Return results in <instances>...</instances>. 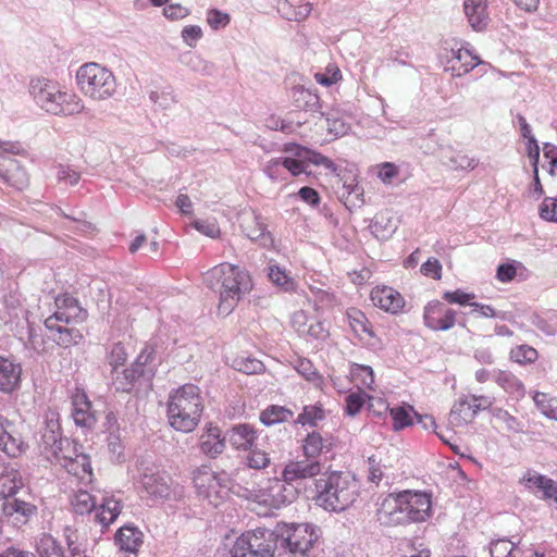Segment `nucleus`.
Wrapping results in <instances>:
<instances>
[{"mask_svg":"<svg viewBox=\"0 0 557 557\" xmlns=\"http://www.w3.org/2000/svg\"><path fill=\"white\" fill-rule=\"evenodd\" d=\"M451 170H473L479 164V159L470 158L461 152H454L446 163Z\"/></svg>","mask_w":557,"mask_h":557,"instance_id":"nucleus-59","label":"nucleus"},{"mask_svg":"<svg viewBox=\"0 0 557 557\" xmlns=\"http://www.w3.org/2000/svg\"><path fill=\"white\" fill-rule=\"evenodd\" d=\"M149 99L153 103L156 109L168 110L174 103L177 102L176 96L174 95L172 87H165L162 90H151L149 92Z\"/></svg>","mask_w":557,"mask_h":557,"instance_id":"nucleus-48","label":"nucleus"},{"mask_svg":"<svg viewBox=\"0 0 557 557\" xmlns=\"http://www.w3.org/2000/svg\"><path fill=\"white\" fill-rule=\"evenodd\" d=\"M29 92L40 109L53 115L71 116L84 109L76 94L62 90L57 82L47 78L32 81Z\"/></svg>","mask_w":557,"mask_h":557,"instance_id":"nucleus-5","label":"nucleus"},{"mask_svg":"<svg viewBox=\"0 0 557 557\" xmlns=\"http://www.w3.org/2000/svg\"><path fill=\"white\" fill-rule=\"evenodd\" d=\"M342 177L337 176L343 183L341 200L344 202L348 210L352 208L361 207L363 200V188L357 183L356 176L342 169Z\"/></svg>","mask_w":557,"mask_h":557,"instance_id":"nucleus-25","label":"nucleus"},{"mask_svg":"<svg viewBox=\"0 0 557 557\" xmlns=\"http://www.w3.org/2000/svg\"><path fill=\"white\" fill-rule=\"evenodd\" d=\"M127 352L125 346L121 342L113 343L107 350V361L111 371L123 367L127 360Z\"/></svg>","mask_w":557,"mask_h":557,"instance_id":"nucleus-51","label":"nucleus"},{"mask_svg":"<svg viewBox=\"0 0 557 557\" xmlns=\"http://www.w3.org/2000/svg\"><path fill=\"white\" fill-rule=\"evenodd\" d=\"M72 505H73L74 511L77 515L90 513L94 509H96L95 497L86 491H79L75 495V498L72 502Z\"/></svg>","mask_w":557,"mask_h":557,"instance_id":"nucleus-56","label":"nucleus"},{"mask_svg":"<svg viewBox=\"0 0 557 557\" xmlns=\"http://www.w3.org/2000/svg\"><path fill=\"white\" fill-rule=\"evenodd\" d=\"M465 15L474 32H483L487 28L490 16L487 0H463Z\"/></svg>","mask_w":557,"mask_h":557,"instance_id":"nucleus-26","label":"nucleus"},{"mask_svg":"<svg viewBox=\"0 0 557 557\" xmlns=\"http://www.w3.org/2000/svg\"><path fill=\"white\" fill-rule=\"evenodd\" d=\"M519 483L534 495H537V493L541 492V499H552L557 497V485L554 480L545 474L536 472L533 469H528L519 480Z\"/></svg>","mask_w":557,"mask_h":557,"instance_id":"nucleus-19","label":"nucleus"},{"mask_svg":"<svg viewBox=\"0 0 557 557\" xmlns=\"http://www.w3.org/2000/svg\"><path fill=\"white\" fill-rule=\"evenodd\" d=\"M449 62H451V66L446 67L445 70L450 71L451 75L455 77H461L479 65H488L474 53L472 47L468 42L466 46H461L456 49L451 48V59Z\"/></svg>","mask_w":557,"mask_h":557,"instance_id":"nucleus-17","label":"nucleus"},{"mask_svg":"<svg viewBox=\"0 0 557 557\" xmlns=\"http://www.w3.org/2000/svg\"><path fill=\"white\" fill-rule=\"evenodd\" d=\"M319 529L311 523L285 524L272 531L275 534L276 548H282L293 555L307 557L309 549L319 539Z\"/></svg>","mask_w":557,"mask_h":557,"instance_id":"nucleus-9","label":"nucleus"},{"mask_svg":"<svg viewBox=\"0 0 557 557\" xmlns=\"http://www.w3.org/2000/svg\"><path fill=\"white\" fill-rule=\"evenodd\" d=\"M253 224L255 225L251 227H244L246 236L249 239L259 243L263 248L273 247L274 239L272 234L267 230V225L262 222L260 215L253 214Z\"/></svg>","mask_w":557,"mask_h":557,"instance_id":"nucleus-38","label":"nucleus"},{"mask_svg":"<svg viewBox=\"0 0 557 557\" xmlns=\"http://www.w3.org/2000/svg\"><path fill=\"white\" fill-rule=\"evenodd\" d=\"M170 480L165 471L146 468L140 474L139 484L152 499H168L171 495Z\"/></svg>","mask_w":557,"mask_h":557,"instance_id":"nucleus-16","label":"nucleus"},{"mask_svg":"<svg viewBox=\"0 0 557 557\" xmlns=\"http://www.w3.org/2000/svg\"><path fill=\"white\" fill-rule=\"evenodd\" d=\"M314 78L318 84L330 87L342 79V72L336 65H327L324 72H317Z\"/></svg>","mask_w":557,"mask_h":557,"instance_id":"nucleus-61","label":"nucleus"},{"mask_svg":"<svg viewBox=\"0 0 557 557\" xmlns=\"http://www.w3.org/2000/svg\"><path fill=\"white\" fill-rule=\"evenodd\" d=\"M69 447L65 445H62L61 451H55V455L51 457V459H48L50 462L59 463L63 467V463L66 461V457H75V455H78L84 450V447L81 443L74 440H70L67 437Z\"/></svg>","mask_w":557,"mask_h":557,"instance_id":"nucleus-57","label":"nucleus"},{"mask_svg":"<svg viewBox=\"0 0 557 557\" xmlns=\"http://www.w3.org/2000/svg\"><path fill=\"white\" fill-rule=\"evenodd\" d=\"M76 84L83 95L97 101L107 100L116 91L113 72L96 62H88L78 67Z\"/></svg>","mask_w":557,"mask_h":557,"instance_id":"nucleus-6","label":"nucleus"},{"mask_svg":"<svg viewBox=\"0 0 557 557\" xmlns=\"http://www.w3.org/2000/svg\"><path fill=\"white\" fill-rule=\"evenodd\" d=\"M367 394L362 391L350 393L345 397L344 412L348 417L357 416L366 404Z\"/></svg>","mask_w":557,"mask_h":557,"instance_id":"nucleus-55","label":"nucleus"},{"mask_svg":"<svg viewBox=\"0 0 557 557\" xmlns=\"http://www.w3.org/2000/svg\"><path fill=\"white\" fill-rule=\"evenodd\" d=\"M294 368L298 374L313 385L320 386L323 383V376L319 373L310 359L298 358Z\"/></svg>","mask_w":557,"mask_h":557,"instance_id":"nucleus-46","label":"nucleus"},{"mask_svg":"<svg viewBox=\"0 0 557 557\" xmlns=\"http://www.w3.org/2000/svg\"><path fill=\"white\" fill-rule=\"evenodd\" d=\"M112 386L117 393L131 394L139 379L145 377L139 370L132 364L127 368L111 371Z\"/></svg>","mask_w":557,"mask_h":557,"instance_id":"nucleus-31","label":"nucleus"},{"mask_svg":"<svg viewBox=\"0 0 557 557\" xmlns=\"http://www.w3.org/2000/svg\"><path fill=\"white\" fill-rule=\"evenodd\" d=\"M62 445L69 447L67 437L62 435L59 413L51 411L46 416L45 425L40 430L39 451L48 460L55 451L62 450Z\"/></svg>","mask_w":557,"mask_h":557,"instance_id":"nucleus-12","label":"nucleus"},{"mask_svg":"<svg viewBox=\"0 0 557 557\" xmlns=\"http://www.w3.org/2000/svg\"><path fill=\"white\" fill-rule=\"evenodd\" d=\"M234 369L246 374L259 373L264 366L261 361L250 357H240L234 360Z\"/></svg>","mask_w":557,"mask_h":557,"instance_id":"nucleus-60","label":"nucleus"},{"mask_svg":"<svg viewBox=\"0 0 557 557\" xmlns=\"http://www.w3.org/2000/svg\"><path fill=\"white\" fill-rule=\"evenodd\" d=\"M88 312L83 307H81V312L76 310H63V311H54L47 319H52L57 322H61L64 324H77L83 323L87 320Z\"/></svg>","mask_w":557,"mask_h":557,"instance_id":"nucleus-53","label":"nucleus"},{"mask_svg":"<svg viewBox=\"0 0 557 557\" xmlns=\"http://www.w3.org/2000/svg\"><path fill=\"white\" fill-rule=\"evenodd\" d=\"M321 472L320 460L289 461L283 469V478L300 487L304 479L313 478Z\"/></svg>","mask_w":557,"mask_h":557,"instance_id":"nucleus-22","label":"nucleus"},{"mask_svg":"<svg viewBox=\"0 0 557 557\" xmlns=\"http://www.w3.org/2000/svg\"><path fill=\"white\" fill-rule=\"evenodd\" d=\"M198 447L206 457L215 459L226 447V438L221 429L212 422L206 423L198 440Z\"/></svg>","mask_w":557,"mask_h":557,"instance_id":"nucleus-18","label":"nucleus"},{"mask_svg":"<svg viewBox=\"0 0 557 557\" xmlns=\"http://www.w3.org/2000/svg\"><path fill=\"white\" fill-rule=\"evenodd\" d=\"M44 325L49 332L53 333L50 337L51 341L64 349L77 346L84 341L83 333L76 327L69 326L70 324L46 319Z\"/></svg>","mask_w":557,"mask_h":557,"instance_id":"nucleus-21","label":"nucleus"},{"mask_svg":"<svg viewBox=\"0 0 557 557\" xmlns=\"http://www.w3.org/2000/svg\"><path fill=\"white\" fill-rule=\"evenodd\" d=\"M193 481L197 494L214 507L230 497L233 487V480L226 471L215 472L208 466L198 468L194 472Z\"/></svg>","mask_w":557,"mask_h":557,"instance_id":"nucleus-8","label":"nucleus"},{"mask_svg":"<svg viewBox=\"0 0 557 557\" xmlns=\"http://www.w3.org/2000/svg\"><path fill=\"white\" fill-rule=\"evenodd\" d=\"M268 277L275 286L284 292H290L295 288L294 280L277 264L269 265Z\"/></svg>","mask_w":557,"mask_h":557,"instance_id":"nucleus-47","label":"nucleus"},{"mask_svg":"<svg viewBox=\"0 0 557 557\" xmlns=\"http://www.w3.org/2000/svg\"><path fill=\"white\" fill-rule=\"evenodd\" d=\"M38 508L36 505L13 497L7 499L2 504L3 515L11 519L15 525L26 524L33 517L37 515Z\"/></svg>","mask_w":557,"mask_h":557,"instance_id":"nucleus-23","label":"nucleus"},{"mask_svg":"<svg viewBox=\"0 0 557 557\" xmlns=\"http://www.w3.org/2000/svg\"><path fill=\"white\" fill-rule=\"evenodd\" d=\"M537 357V350L527 344L519 345L510 350V359L519 364L533 363Z\"/></svg>","mask_w":557,"mask_h":557,"instance_id":"nucleus-54","label":"nucleus"},{"mask_svg":"<svg viewBox=\"0 0 557 557\" xmlns=\"http://www.w3.org/2000/svg\"><path fill=\"white\" fill-rule=\"evenodd\" d=\"M300 491L301 487L293 484L283 475L281 478L275 476L268 479L265 486L259 490L258 498L260 503L280 509L294 503Z\"/></svg>","mask_w":557,"mask_h":557,"instance_id":"nucleus-11","label":"nucleus"},{"mask_svg":"<svg viewBox=\"0 0 557 557\" xmlns=\"http://www.w3.org/2000/svg\"><path fill=\"white\" fill-rule=\"evenodd\" d=\"M282 157L272 158L267 161L262 168L263 174L272 182H282L285 181L286 174L283 169Z\"/></svg>","mask_w":557,"mask_h":557,"instance_id":"nucleus-58","label":"nucleus"},{"mask_svg":"<svg viewBox=\"0 0 557 557\" xmlns=\"http://www.w3.org/2000/svg\"><path fill=\"white\" fill-rule=\"evenodd\" d=\"M203 398L199 386L186 383L170 392L166 401L169 424L178 432L190 433L200 423Z\"/></svg>","mask_w":557,"mask_h":557,"instance_id":"nucleus-4","label":"nucleus"},{"mask_svg":"<svg viewBox=\"0 0 557 557\" xmlns=\"http://www.w3.org/2000/svg\"><path fill=\"white\" fill-rule=\"evenodd\" d=\"M282 151L290 153L293 157H282L284 172L287 171L290 176L297 177L301 174L310 175L308 171L310 164L315 166H323L335 176L342 177V170L330 158L321 152L302 146L297 143H286L283 145Z\"/></svg>","mask_w":557,"mask_h":557,"instance_id":"nucleus-7","label":"nucleus"},{"mask_svg":"<svg viewBox=\"0 0 557 557\" xmlns=\"http://www.w3.org/2000/svg\"><path fill=\"white\" fill-rule=\"evenodd\" d=\"M337 440L331 433L322 434L319 431L309 432L302 440L301 448L308 460H319L320 457L333 459Z\"/></svg>","mask_w":557,"mask_h":557,"instance_id":"nucleus-13","label":"nucleus"},{"mask_svg":"<svg viewBox=\"0 0 557 557\" xmlns=\"http://www.w3.org/2000/svg\"><path fill=\"white\" fill-rule=\"evenodd\" d=\"M109 459L111 462L120 465L125 462L124 445L122 443L120 433L110 431L106 438Z\"/></svg>","mask_w":557,"mask_h":557,"instance_id":"nucleus-45","label":"nucleus"},{"mask_svg":"<svg viewBox=\"0 0 557 557\" xmlns=\"http://www.w3.org/2000/svg\"><path fill=\"white\" fill-rule=\"evenodd\" d=\"M280 11L283 12L286 20L300 22L309 16L312 11V5L311 3L306 2L297 7H293L287 1H285L281 4Z\"/></svg>","mask_w":557,"mask_h":557,"instance_id":"nucleus-49","label":"nucleus"},{"mask_svg":"<svg viewBox=\"0 0 557 557\" xmlns=\"http://www.w3.org/2000/svg\"><path fill=\"white\" fill-rule=\"evenodd\" d=\"M493 379L512 399L519 400L524 397V385L512 372L494 370Z\"/></svg>","mask_w":557,"mask_h":557,"instance_id":"nucleus-33","label":"nucleus"},{"mask_svg":"<svg viewBox=\"0 0 557 557\" xmlns=\"http://www.w3.org/2000/svg\"><path fill=\"white\" fill-rule=\"evenodd\" d=\"M346 315L349 322V326L357 336L360 337L361 334H368L371 337L374 336L371 323L362 311L356 308H351L347 310Z\"/></svg>","mask_w":557,"mask_h":557,"instance_id":"nucleus-42","label":"nucleus"},{"mask_svg":"<svg viewBox=\"0 0 557 557\" xmlns=\"http://www.w3.org/2000/svg\"><path fill=\"white\" fill-rule=\"evenodd\" d=\"M324 117L327 123V131L336 137H342L350 131V124L343 117L332 116L330 113L324 112Z\"/></svg>","mask_w":557,"mask_h":557,"instance_id":"nucleus-62","label":"nucleus"},{"mask_svg":"<svg viewBox=\"0 0 557 557\" xmlns=\"http://www.w3.org/2000/svg\"><path fill=\"white\" fill-rule=\"evenodd\" d=\"M95 510V520L103 528H108L121 513L122 506L113 497H103L99 508Z\"/></svg>","mask_w":557,"mask_h":557,"instance_id":"nucleus-35","label":"nucleus"},{"mask_svg":"<svg viewBox=\"0 0 557 557\" xmlns=\"http://www.w3.org/2000/svg\"><path fill=\"white\" fill-rule=\"evenodd\" d=\"M63 468L75 476L81 478L82 480L86 476L91 480L92 478V467L90 456L85 454L84 450L75 457H66L65 463H63Z\"/></svg>","mask_w":557,"mask_h":557,"instance_id":"nucleus-36","label":"nucleus"},{"mask_svg":"<svg viewBox=\"0 0 557 557\" xmlns=\"http://www.w3.org/2000/svg\"><path fill=\"white\" fill-rule=\"evenodd\" d=\"M72 418L76 426L91 429L96 417L91 411V401L83 388L76 387L71 397Z\"/></svg>","mask_w":557,"mask_h":557,"instance_id":"nucleus-20","label":"nucleus"},{"mask_svg":"<svg viewBox=\"0 0 557 557\" xmlns=\"http://www.w3.org/2000/svg\"><path fill=\"white\" fill-rule=\"evenodd\" d=\"M517 545L508 537L492 540L490 542L491 557H516Z\"/></svg>","mask_w":557,"mask_h":557,"instance_id":"nucleus-50","label":"nucleus"},{"mask_svg":"<svg viewBox=\"0 0 557 557\" xmlns=\"http://www.w3.org/2000/svg\"><path fill=\"white\" fill-rule=\"evenodd\" d=\"M325 419V412L321 404L308 405L302 408V411L298 414L296 423L302 426L309 425L315 428L319 421Z\"/></svg>","mask_w":557,"mask_h":557,"instance_id":"nucleus-43","label":"nucleus"},{"mask_svg":"<svg viewBox=\"0 0 557 557\" xmlns=\"http://www.w3.org/2000/svg\"><path fill=\"white\" fill-rule=\"evenodd\" d=\"M23 486L22 476L18 470L11 466L0 469V498L10 499Z\"/></svg>","mask_w":557,"mask_h":557,"instance_id":"nucleus-34","label":"nucleus"},{"mask_svg":"<svg viewBox=\"0 0 557 557\" xmlns=\"http://www.w3.org/2000/svg\"><path fill=\"white\" fill-rule=\"evenodd\" d=\"M294 416V412L280 405H270L260 412L259 420L265 426H272L285 421H288Z\"/></svg>","mask_w":557,"mask_h":557,"instance_id":"nucleus-40","label":"nucleus"},{"mask_svg":"<svg viewBox=\"0 0 557 557\" xmlns=\"http://www.w3.org/2000/svg\"><path fill=\"white\" fill-rule=\"evenodd\" d=\"M205 283L211 290L219 293L218 312L222 315H228L253 286L246 269L228 262L210 269L205 276Z\"/></svg>","mask_w":557,"mask_h":557,"instance_id":"nucleus-2","label":"nucleus"},{"mask_svg":"<svg viewBox=\"0 0 557 557\" xmlns=\"http://www.w3.org/2000/svg\"><path fill=\"white\" fill-rule=\"evenodd\" d=\"M457 312L438 300L426 304L423 310L424 325L432 331H448L456 324Z\"/></svg>","mask_w":557,"mask_h":557,"instance_id":"nucleus-15","label":"nucleus"},{"mask_svg":"<svg viewBox=\"0 0 557 557\" xmlns=\"http://www.w3.org/2000/svg\"><path fill=\"white\" fill-rule=\"evenodd\" d=\"M38 557H65L62 544L50 533H44L36 542Z\"/></svg>","mask_w":557,"mask_h":557,"instance_id":"nucleus-39","label":"nucleus"},{"mask_svg":"<svg viewBox=\"0 0 557 557\" xmlns=\"http://www.w3.org/2000/svg\"><path fill=\"white\" fill-rule=\"evenodd\" d=\"M540 216L548 222H557V197H546L539 209Z\"/></svg>","mask_w":557,"mask_h":557,"instance_id":"nucleus-64","label":"nucleus"},{"mask_svg":"<svg viewBox=\"0 0 557 557\" xmlns=\"http://www.w3.org/2000/svg\"><path fill=\"white\" fill-rule=\"evenodd\" d=\"M258 438L256 429L249 423L234 425L228 435V441L233 448L237 450H251Z\"/></svg>","mask_w":557,"mask_h":557,"instance_id":"nucleus-32","label":"nucleus"},{"mask_svg":"<svg viewBox=\"0 0 557 557\" xmlns=\"http://www.w3.org/2000/svg\"><path fill=\"white\" fill-rule=\"evenodd\" d=\"M315 504L327 511L341 512L349 508L359 496V482L347 471H329L314 482Z\"/></svg>","mask_w":557,"mask_h":557,"instance_id":"nucleus-3","label":"nucleus"},{"mask_svg":"<svg viewBox=\"0 0 557 557\" xmlns=\"http://www.w3.org/2000/svg\"><path fill=\"white\" fill-rule=\"evenodd\" d=\"M416 410L408 404L389 409V416L393 420V430L401 431L413 424L412 414Z\"/></svg>","mask_w":557,"mask_h":557,"instance_id":"nucleus-41","label":"nucleus"},{"mask_svg":"<svg viewBox=\"0 0 557 557\" xmlns=\"http://www.w3.org/2000/svg\"><path fill=\"white\" fill-rule=\"evenodd\" d=\"M275 539L272 530L265 528L246 531L236 539L231 557H274Z\"/></svg>","mask_w":557,"mask_h":557,"instance_id":"nucleus-10","label":"nucleus"},{"mask_svg":"<svg viewBox=\"0 0 557 557\" xmlns=\"http://www.w3.org/2000/svg\"><path fill=\"white\" fill-rule=\"evenodd\" d=\"M292 97L297 109L311 114L324 116L320 97L311 89L305 88L304 86H294L292 89Z\"/></svg>","mask_w":557,"mask_h":557,"instance_id":"nucleus-28","label":"nucleus"},{"mask_svg":"<svg viewBox=\"0 0 557 557\" xmlns=\"http://www.w3.org/2000/svg\"><path fill=\"white\" fill-rule=\"evenodd\" d=\"M371 300L374 306L393 314L400 312L405 306V300L400 293L389 286L372 289Z\"/></svg>","mask_w":557,"mask_h":557,"instance_id":"nucleus-24","label":"nucleus"},{"mask_svg":"<svg viewBox=\"0 0 557 557\" xmlns=\"http://www.w3.org/2000/svg\"><path fill=\"white\" fill-rule=\"evenodd\" d=\"M491 413L496 420L503 422L509 432H523V423L518 418L510 414L506 409L496 407L491 410Z\"/></svg>","mask_w":557,"mask_h":557,"instance_id":"nucleus-52","label":"nucleus"},{"mask_svg":"<svg viewBox=\"0 0 557 557\" xmlns=\"http://www.w3.org/2000/svg\"><path fill=\"white\" fill-rule=\"evenodd\" d=\"M398 219L392 211L385 210L375 214L369 225L371 234L379 240H387L397 231Z\"/></svg>","mask_w":557,"mask_h":557,"instance_id":"nucleus-27","label":"nucleus"},{"mask_svg":"<svg viewBox=\"0 0 557 557\" xmlns=\"http://www.w3.org/2000/svg\"><path fill=\"white\" fill-rule=\"evenodd\" d=\"M143 532L134 524L121 527L114 534L115 545L120 550L137 554L143 544Z\"/></svg>","mask_w":557,"mask_h":557,"instance_id":"nucleus-29","label":"nucleus"},{"mask_svg":"<svg viewBox=\"0 0 557 557\" xmlns=\"http://www.w3.org/2000/svg\"><path fill=\"white\" fill-rule=\"evenodd\" d=\"M519 267H522V263L515 260L498 264L496 269V278L502 283L511 282L515 278Z\"/></svg>","mask_w":557,"mask_h":557,"instance_id":"nucleus-63","label":"nucleus"},{"mask_svg":"<svg viewBox=\"0 0 557 557\" xmlns=\"http://www.w3.org/2000/svg\"><path fill=\"white\" fill-rule=\"evenodd\" d=\"M350 376L354 382L357 383V385H360L362 387L373 389L374 385V372L373 369L370 366L360 364L352 362L350 364Z\"/></svg>","mask_w":557,"mask_h":557,"instance_id":"nucleus-44","label":"nucleus"},{"mask_svg":"<svg viewBox=\"0 0 557 557\" xmlns=\"http://www.w3.org/2000/svg\"><path fill=\"white\" fill-rule=\"evenodd\" d=\"M475 417V410L471 406L470 396L460 397L449 413L450 422L457 426L471 423Z\"/></svg>","mask_w":557,"mask_h":557,"instance_id":"nucleus-37","label":"nucleus"},{"mask_svg":"<svg viewBox=\"0 0 557 557\" xmlns=\"http://www.w3.org/2000/svg\"><path fill=\"white\" fill-rule=\"evenodd\" d=\"M22 367L10 358L0 356V392L12 393L18 387Z\"/></svg>","mask_w":557,"mask_h":557,"instance_id":"nucleus-30","label":"nucleus"},{"mask_svg":"<svg viewBox=\"0 0 557 557\" xmlns=\"http://www.w3.org/2000/svg\"><path fill=\"white\" fill-rule=\"evenodd\" d=\"M430 491L404 490L389 493L377 502L376 517L385 525H408L428 521L432 516Z\"/></svg>","mask_w":557,"mask_h":557,"instance_id":"nucleus-1","label":"nucleus"},{"mask_svg":"<svg viewBox=\"0 0 557 557\" xmlns=\"http://www.w3.org/2000/svg\"><path fill=\"white\" fill-rule=\"evenodd\" d=\"M27 447L16 423L0 414V450L11 458H16L25 453Z\"/></svg>","mask_w":557,"mask_h":557,"instance_id":"nucleus-14","label":"nucleus"}]
</instances>
